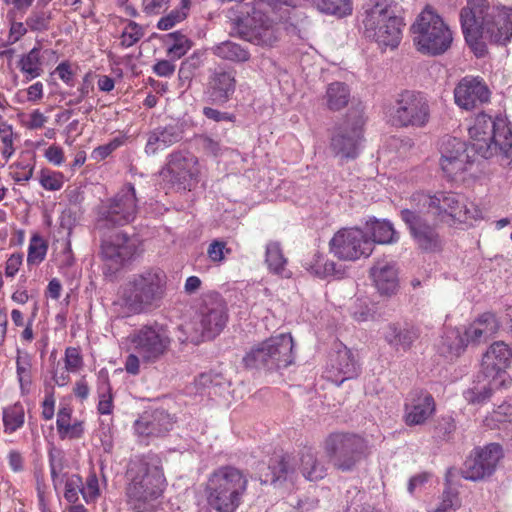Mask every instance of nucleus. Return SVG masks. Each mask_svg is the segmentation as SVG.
Wrapping results in <instances>:
<instances>
[{
	"label": "nucleus",
	"mask_w": 512,
	"mask_h": 512,
	"mask_svg": "<svg viewBox=\"0 0 512 512\" xmlns=\"http://www.w3.org/2000/svg\"><path fill=\"white\" fill-rule=\"evenodd\" d=\"M390 115L397 127L423 128L430 120L429 101L421 92L404 90L397 95Z\"/></svg>",
	"instance_id": "14"
},
{
	"label": "nucleus",
	"mask_w": 512,
	"mask_h": 512,
	"mask_svg": "<svg viewBox=\"0 0 512 512\" xmlns=\"http://www.w3.org/2000/svg\"><path fill=\"white\" fill-rule=\"evenodd\" d=\"M82 365V357L76 348L69 347L65 352V367L67 371L75 372Z\"/></svg>",
	"instance_id": "60"
},
{
	"label": "nucleus",
	"mask_w": 512,
	"mask_h": 512,
	"mask_svg": "<svg viewBox=\"0 0 512 512\" xmlns=\"http://www.w3.org/2000/svg\"><path fill=\"white\" fill-rule=\"evenodd\" d=\"M190 4V0H181V7L179 9L172 10L169 14L162 17L157 23V28L159 30H169L177 23L183 21L187 17V11L190 8Z\"/></svg>",
	"instance_id": "45"
},
{
	"label": "nucleus",
	"mask_w": 512,
	"mask_h": 512,
	"mask_svg": "<svg viewBox=\"0 0 512 512\" xmlns=\"http://www.w3.org/2000/svg\"><path fill=\"white\" fill-rule=\"evenodd\" d=\"M144 35L142 26L134 21H129L121 34V45L131 47L137 43Z\"/></svg>",
	"instance_id": "51"
},
{
	"label": "nucleus",
	"mask_w": 512,
	"mask_h": 512,
	"mask_svg": "<svg viewBox=\"0 0 512 512\" xmlns=\"http://www.w3.org/2000/svg\"><path fill=\"white\" fill-rule=\"evenodd\" d=\"M125 142L124 136H117L113 138L109 143L97 147L93 153L101 158L108 157L114 150L123 145Z\"/></svg>",
	"instance_id": "61"
},
{
	"label": "nucleus",
	"mask_w": 512,
	"mask_h": 512,
	"mask_svg": "<svg viewBox=\"0 0 512 512\" xmlns=\"http://www.w3.org/2000/svg\"><path fill=\"white\" fill-rule=\"evenodd\" d=\"M411 200L417 202L418 206L431 211V214L440 222L446 221V217L459 222L474 218L470 209L464 204L463 198L455 193L439 192L431 196L418 192L412 195Z\"/></svg>",
	"instance_id": "17"
},
{
	"label": "nucleus",
	"mask_w": 512,
	"mask_h": 512,
	"mask_svg": "<svg viewBox=\"0 0 512 512\" xmlns=\"http://www.w3.org/2000/svg\"><path fill=\"white\" fill-rule=\"evenodd\" d=\"M502 457V447L497 443L476 447L464 462L462 468L463 477L472 481L490 477L495 472Z\"/></svg>",
	"instance_id": "21"
},
{
	"label": "nucleus",
	"mask_w": 512,
	"mask_h": 512,
	"mask_svg": "<svg viewBox=\"0 0 512 512\" xmlns=\"http://www.w3.org/2000/svg\"><path fill=\"white\" fill-rule=\"evenodd\" d=\"M363 35L380 49H396L402 40L404 19L394 0H364L358 15Z\"/></svg>",
	"instance_id": "2"
},
{
	"label": "nucleus",
	"mask_w": 512,
	"mask_h": 512,
	"mask_svg": "<svg viewBox=\"0 0 512 512\" xmlns=\"http://www.w3.org/2000/svg\"><path fill=\"white\" fill-rule=\"evenodd\" d=\"M330 251L335 257L345 261H355L368 257L373 251V241L358 228L339 230L330 240Z\"/></svg>",
	"instance_id": "20"
},
{
	"label": "nucleus",
	"mask_w": 512,
	"mask_h": 512,
	"mask_svg": "<svg viewBox=\"0 0 512 512\" xmlns=\"http://www.w3.org/2000/svg\"><path fill=\"white\" fill-rule=\"evenodd\" d=\"M301 471L310 481L323 479L327 474L326 466L311 452H305L301 457Z\"/></svg>",
	"instance_id": "40"
},
{
	"label": "nucleus",
	"mask_w": 512,
	"mask_h": 512,
	"mask_svg": "<svg viewBox=\"0 0 512 512\" xmlns=\"http://www.w3.org/2000/svg\"><path fill=\"white\" fill-rule=\"evenodd\" d=\"M51 20V12L33 10L26 18L25 24L32 32H45L49 30Z\"/></svg>",
	"instance_id": "46"
},
{
	"label": "nucleus",
	"mask_w": 512,
	"mask_h": 512,
	"mask_svg": "<svg viewBox=\"0 0 512 512\" xmlns=\"http://www.w3.org/2000/svg\"><path fill=\"white\" fill-rule=\"evenodd\" d=\"M203 114L206 118L215 122H231L234 123L236 116L231 113L222 112L211 107H204Z\"/></svg>",
	"instance_id": "62"
},
{
	"label": "nucleus",
	"mask_w": 512,
	"mask_h": 512,
	"mask_svg": "<svg viewBox=\"0 0 512 512\" xmlns=\"http://www.w3.org/2000/svg\"><path fill=\"white\" fill-rule=\"evenodd\" d=\"M458 505L457 494L451 490H446L443 493V500L435 512H455V507Z\"/></svg>",
	"instance_id": "63"
},
{
	"label": "nucleus",
	"mask_w": 512,
	"mask_h": 512,
	"mask_svg": "<svg viewBox=\"0 0 512 512\" xmlns=\"http://www.w3.org/2000/svg\"><path fill=\"white\" fill-rule=\"evenodd\" d=\"M187 162H167L160 171L163 180L172 184H178L183 189H191L194 182L197 181V170L186 167Z\"/></svg>",
	"instance_id": "30"
},
{
	"label": "nucleus",
	"mask_w": 512,
	"mask_h": 512,
	"mask_svg": "<svg viewBox=\"0 0 512 512\" xmlns=\"http://www.w3.org/2000/svg\"><path fill=\"white\" fill-rule=\"evenodd\" d=\"M141 240L123 232H116L108 239L102 240L101 255L111 272H117L124 265L139 256Z\"/></svg>",
	"instance_id": "19"
},
{
	"label": "nucleus",
	"mask_w": 512,
	"mask_h": 512,
	"mask_svg": "<svg viewBox=\"0 0 512 512\" xmlns=\"http://www.w3.org/2000/svg\"><path fill=\"white\" fill-rule=\"evenodd\" d=\"M512 351L503 341L490 345L483 355L481 372L490 379L488 385L479 390L470 389L465 392V398L471 403H482L490 398L492 390L505 385L507 381L506 367L509 365Z\"/></svg>",
	"instance_id": "11"
},
{
	"label": "nucleus",
	"mask_w": 512,
	"mask_h": 512,
	"mask_svg": "<svg viewBox=\"0 0 512 512\" xmlns=\"http://www.w3.org/2000/svg\"><path fill=\"white\" fill-rule=\"evenodd\" d=\"M164 43L167 45V55L171 59H180L191 48L193 42L180 31L165 35Z\"/></svg>",
	"instance_id": "37"
},
{
	"label": "nucleus",
	"mask_w": 512,
	"mask_h": 512,
	"mask_svg": "<svg viewBox=\"0 0 512 512\" xmlns=\"http://www.w3.org/2000/svg\"><path fill=\"white\" fill-rule=\"evenodd\" d=\"M456 430L455 420L452 416H441L434 425L433 437L440 441L452 439Z\"/></svg>",
	"instance_id": "48"
},
{
	"label": "nucleus",
	"mask_w": 512,
	"mask_h": 512,
	"mask_svg": "<svg viewBox=\"0 0 512 512\" xmlns=\"http://www.w3.org/2000/svg\"><path fill=\"white\" fill-rule=\"evenodd\" d=\"M468 162H443L442 171L450 181L464 180V173L467 170L466 164Z\"/></svg>",
	"instance_id": "54"
},
{
	"label": "nucleus",
	"mask_w": 512,
	"mask_h": 512,
	"mask_svg": "<svg viewBox=\"0 0 512 512\" xmlns=\"http://www.w3.org/2000/svg\"><path fill=\"white\" fill-rule=\"evenodd\" d=\"M467 346L463 335H460L456 331H451L445 334L438 346V350L441 355L446 358L458 357Z\"/></svg>",
	"instance_id": "39"
},
{
	"label": "nucleus",
	"mask_w": 512,
	"mask_h": 512,
	"mask_svg": "<svg viewBox=\"0 0 512 512\" xmlns=\"http://www.w3.org/2000/svg\"><path fill=\"white\" fill-rule=\"evenodd\" d=\"M364 117L363 110L353 108L349 110L346 119L333 136L331 148L334 156L338 158H356L360 148L363 134Z\"/></svg>",
	"instance_id": "18"
},
{
	"label": "nucleus",
	"mask_w": 512,
	"mask_h": 512,
	"mask_svg": "<svg viewBox=\"0 0 512 512\" xmlns=\"http://www.w3.org/2000/svg\"><path fill=\"white\" fill-rule=\"evenodd\" d=\"M181 137V131L177 126L158 128L149 135L146 152H155L161 147L170 146L178 142Z\"/></svg>",
	"instance_id": "33"
},
{
	"label": "nucleus",
	"mask_w": 512,
	"mask_h": 512,
	"mask_svg": "<svg viewBox=\"0 0 512 512\" xmlns=\"http://www.w3.org/2000/svg\"><path fill=\"white\" fill-rule=\"evenodd\" d=\"M454 99L460 108L472 110L489 102L490 91L479 78L466 76L456 85Z\"/></svg>",
	"instance_id": "22"
},
{
	"label": "nucleus",
	"mask_w": 512,
	"mask_h": 512,
	"mask_svg": "<svg viewBox=\"0 0 512 512\" xmlns=\"http://www.w3.org/2000/svg\"><path fill=\"white\" fill-rule=\"evenodd\" d=\"M212 52L215 56L231 62H246L250 58L247 49L232 41H224L215 45Z\"/></svg>",
	"instance_id": "35"
},
{
	"label": "nucleus",
	"mask_w": 512,
	"mask_h": 512,
	"mask_svg": "<svg viewBox=\"0 0 512 512\" xmlns=\"http://www.w3.org/2000/svg\"><path fill=\"white\" fill-rule=\"evenodd\" d=\"M170 0H143L144 12L148 15H157L168 8Z\"/></svg>",
	"instance_id": "64"
},
{
	"label": "nucleus",
	"mask_w": 512,
	"mask_h": 512,
	"mask_svg": "<svg viewBox=\"0 0 512 512\" xmlns=\"http://www.w3.org/2000/svg\"><path fill=\"white\" fill-rule=\"evenodd\" d=\"M366 225L368 231L372 235L370 240L373 241V245L375 243L389 244L396 242L398 239L392 223L387 220H378L374 218L368 221Z\"/></svg>",
	"instance_id": "34"
},
{
	"label": "nucleus",
	"mask_w": 512,
	"mask_h": 512,
	"mask_svg": "<svg viewBox=\"0 0 512 512\" xmlns=\"http://www.w3.org/2000/svg\"><path fill=\"white\" fill-rule=\"evenodd\" d=\"M293 347L290 334L272 336L254 345L243 357V363L249 369L272 371L286 368L294 361Z\"/></svg>",
	"instance_id": "10"
},
{
	"label": "nucleus",
	"mask_w": 512,
	"mask_h": 512,
	"mask_svg": "<svg viewBox=\"0 0 512 512\" xmlns=\"http://www.w3.org/2000/svg\"><path fill=\"white\" fill-rule=\"evenodd\" d=\"M173 419L164 410H155L151 413H144L135 421L134 428L140 436H163L172 429Z\"/></svg>",
	"instance_id": "26"
},
{
	"label": "nucleus",
	"mask_w": 512,
	"mask_h": 512,
	"mask_svg": "<svg viewBox=\"0 0 512 512\" xmlns=\"http://www.w3.org/2000/svg\"><path fill=\"white\" fill-rule=\"evenodd\" d=\"M370 277L377 291L383 296H392L399 288L398 272L393 263H375L370 269Z\"/></svg>",
	"instance_id": "28"
},
{
	"label": "nucleus",
	"mask_w": 512,
	"mask_h": 512,
	"mask_svg": "<svg viewBox=\"0 0 512 512\" xmlns=\"http://www.w3.org/2000/svg\"><path fill=\"white\" fill-rule=\"evenodd\" d=\"M440 160H475L477 152L459 138L446 135L439 142Z\"/></svg>",
	"instance_id": "32"
},
{
	"label": "nucleus",
	"mask_w": 512,
	"mask_h": 512,
	"mask_svg": "<svg viewBox=\"0 0 512 512\" xmlns=\"http://www.w3.org/2000/svg\"><path fill=\"white\" fill-rule=\"evenodd\" d=\"M205 59V52L197 50L193 52L188 58L182 61L179 68V79L181 81H191L196 71L203 65Z\"/></svg>",
	"instance_id": "42"
},
{
	"label": "nucleus",
	"mask_w": 512,
	"mask_h": 512,
	"mask_svg": "<svg viewBox=\"0 0 512 512\" xmlns=\"http://www.w3.org/2000/svg\"><path fill=\"white\" fill-rule=\"evenodd\" d=\"M48 246L42 237L35 234L32 236L28 248L27 263L29 265L39 264L46 256Z\"/></svg>",
	"instance_id": "49"
},
{
	"label": "nucleus",
	"mask_w": 512,
	"mask_h": 512,
	"mask_svg": "<svg viewBox=\"0 0 512 512\" xmlns=\"http://www.w3.org/2000/svg\"><path fill=\"white\" fill-rule=\"evenodd\" d=\"M476 326L483 330L484 334L490 339L499 330V322L495 314L491 312H485L481 314L477 319L474 320Z\"/></svg>",
	"instance_id": "52"
},
{
	"label": "nucleus",
	"mask_w": 512,
	"mask_h": 512,
	"mask_svg": "<svg viewBox=\"0 0 512 512\" xmlns=\"http://www.w3.org/2000/svg\"><path fill=\"white\" fill-rule=\"evenodd\" d=\"M405 410V421L407 425H421L435 412V400L429 392L422 389H415L411 391L407 398Z\"/></svg>",
	"instance_id": "24"
},
{
	"label": "nucleus",
	"mask_w": 512,
	"mask_h": 512,
	"mask_svg": "<svg viewBox=\"0 0 512 512\" xmlns=\"http://www.w3.org/2000/svg\"><path fill=\"white\" fill-rule=\"evenodd\" d=\"M228 320L225 302L216 297H207L203 300L198 320L193 323L194 332L189 336L178 339L184 343L190 341L198 344L204 340L215 338L224 329Z\"/></svg>",
	"instance_id": "15"
},
{
	"label": "nucleus",
	"mask_w": 512,
	"mask_h": 512,
	"mask_svg": "<svg viewBox=\"0 0 512 512\" xmlns=\"http://www.w3.org/2000/svg\"><path fill=\"white\" fill-rule=\"evenodd\" d=\"M18 68L28 80L41 76L43 73L41 48L34 47L24 54L18 62Z\"/></svg>",
	"instance_id": "36"
},
{
	"label": "nucleus",
	"mask_w": 512,
	"mask_h": 512,
	"mask_svg": "<svg viewBox=\"0 0 512 512\" xmlns=\"http://www.w3.org/2000/svg\"><path fill=\"white\" fill-rule=\"evenodd\" d=\"M463 337L465 339L466 344H480L482 342H486L489 338L484 334L483 330H481L478 326H476L475 321H473L464 331Z\"/></svg>",
	"instance_id": "57"
},
{
	"label": "nucleus",
	"mask_w": 512,
	"mask_h": 512,
	"mask_svg": "<svg viewBox=\"0 0 512 512\" xmlns=\"http://www.w3.org/2000/svg\"><path fill=\"white\" fill-rule=\"evenodd\" d=\"M296 461L290 455H281L270 460L264 473H260L262 484L281 485L285 481H292L296 474Z\"/></svg>",
	"instance_id": "27"
},
{
	"label": "nucleus",
	"mask_w": 512,
	"mask_h": 512,
	"mask_svg": "<svg viewBox=\"0 0 512 512\" xmlns=\"http://www.w3.org/2000/svg\"><path fill=\"white\" fill-rule=\"evenodd\" d=\"M327 106L330 110L338 111L344 108L350 99V90L343 82H333L326 91Z\"/></svg>",
	"instance_id": "38"
},
{
	"label": "nucleus",
	"mask_w": 512,
	"mask_h": 512,
	"mask_svg": "<svg viewBox=\"0 0 512 512\" xmlns=\"http://www.w3.org/2000/svg\"><path fill=\"white\" fill-rule=\"evenodd\" d=\"M0 138L3 143L2 156L4 158L11 157L13 149V130L12 126L6 123L0 124Z\"/></svg>",
	"instance_id": "56"
},
{
	"label": "nucleus",
	"mask_w": 512,
	"mask_h": 512,
	"mask_svg": "<svg viewBox=\"0 0 512 512\" xmlns=\"http://www.w3.org/2000/svg\"><path fill=\"white\" fill-rule=\"evenodd\" d=\"M99 398V413L103 415L111 414L113 410V396L111 393V386L108 379H106L99 387Z\"/></svg>",
	"instance_id": "53"
},
{
	"label": "nucleus",
	"mask_w": 512,
	"mask_h": 512,
	"mask_svg": "<svg viewBox=\"0 0 512 512\" xmlns=\"http://www.w3.org/2000/svg\"><path fill=\"white\" fill-rule=\"evenodd\" d=\"M31 357L28 353L21 354L18 350L16 372L22 394H28L32 384Z\"/></svg>",
	"instance_id": "41"
},
{
	"label": "nucleus",
	"mask_w": 512,
	"mask_h": 512,
	"mask_svg": "<svg viewBox=\"0 0 512 512\" xmlns=\"http://www.w3.org/2000/svg\"><path fill=\"white\" fill-rule=\"evenodd\" d=\"M130 341L143 364L160 361L168 353L172 342L167 329L156 322L135 330L130 335Z\"/></svg>",
	"instance_id": "16"
},
{
	"label": "nucleus",
	"mask_w": 512,
	"mask_h": 512,
	"mask_svg": "<svg viewBox=\"0 0 512 512\" xmlns=\"http://www.w3.org/2000/svg\"><path fill=\"white\" fill-rule=\"evenodd\" d=\"M462 10L482 26L491 42L506 44L512 38V8L491 5L488 0H467Z\"/></svg>",
	"instance_id": "8"
},
{
	"label": "nucleus",
	"mask_w": 512,
	"mask_h": 512,
	"mask_svg": "<svg viewBox=\"0 0 512 512\" xmlns=\"http://www.w3.org/2000/svg\"><path fill=\"white\" fill-rule=\"evenodd\" d=\"M327 373V377L336 385L356 377L358 374V364L354 359L353 353L348 348L343 347L331 355L330 367Z\"/></svg>",
	"instance_id": "25"
},
{
	"label": "nucleus",
	"mask_w": 512,
	"mask_h": 512,
	"mask_svg": "<svg viewBox=\"0 0 512 512\" xmlns=\"http://www.w3.org/2000/svg\"><path fill=\"white\" fill-rule=\"evenodd\" d=\"M248 478L234 466H221L214 470L206 484L207 502L217 512H235L242 502Z\"/></svg>",
	"instance_id": "5"
},
{
	"label": "nucleus",
	"mask_w": 512,
	"mask_h": 512,
	"mask_svg": "<svg viewBox=\"0 0 512 512\" xmlns=\"http://www.w3.org/2000/svg\"><path fill=\"white\" fill-rule=\"evenodd\" d=\"M400 217L407 226L416 247L422 252L435 253L443 248V238L439 231L440 221L426 208H406Z\"/></svg>",
	"instance_id": "12"
},
{
	"label": "nucleus",
	"mask_w": 512,
	"mask_h": 512,
	"mask_svg": "<svg viewBox=\"0 0 512 512\" xmlns=\"http://www.w3.org/2000/svg\"><path fill=\"white\" fill-rule=\"evenodd\" d=\"M168 277L158 267L130 275L120 288L119 304L126 315L149 313L161 307L167 294Z\"/></svg>",
	"instance_id": "1"
},
{
	"label": "nucleus",
	"mask_w": 512,
	"mask_h": 512,
	"mask_svg": "<svg viewBox=\"0 0 512 512\" xmlns=\"http://www.w3.org/2000/svg\"><path fill=\"white\" fill-rule=\"evenodd\" d=\"M82 479L78 475H72L69 477L65 484V499L70 503H76L79 499V493H81Z\"/></svg>",
	"instance_id": "55"
},
{
	"label": "nucleus",
	"mask_w": 512,
	"mask_h": 512,
	"mask_svg": "<svg viewBox=\"0 0 512 512\" xmlns=\"http://www.w3.org/2000/svg\"><path fill=\"white\" fill-rule=\"evenodd\" d=\"M266 263L270 271L275 274H283L285 271L286 258L278 242H270L266 246Z\"/></svg>",
	"instance_id": "43"
},
{
	"label": "nucleus",
	"mask_w": 512,
	"mask_h": 512,
	"mask_svg": "<svg viewBox=\"0 0 512 512\" xmlns=\"http://www.w3.org/2000/svg\"><path fill=\"white\" fill-rule=\"evenodd\" d=\"M460 21L467 44L477 57H483L487 52L486 45L482 40L486 37V32L476 20H472L469 16L465 17V12L462 9L460 11Z\"/></svg>",
	"instance_id": "31"
},
{
	"label": "nucleus",
	"mask_w": 512,
	"mask_h": 512,
	"mask_svg": "<svg viewBox=\"0 0 512 512\" xmlns=\"http://www.w3.org/2000/svg\"><path fill=\"white\" fill-rule=\"evenodd\" d=\"M416 50L423 55L439 56L452 45L453 34L443 18L430 5L417 15L410 28Z\"/></svg>",
	"instance_id": "6"
},
{
	"label": "nucleus",
	"mask_w": 512,
	"mask_h": 512,
	"mask_svg": "<svg viewBox=\"0 0 512 512\" xmlns=\"http://www.w3.org/2000/svg\"><path fill=\"white\" fill-rule=\"evenodd\" d=\"M319 11L344 16L352 11L351 0H314Z\"/></svg>",
	"instance_id": "44"
},
{
	"label": "nucleus",
	"mask_w": 512,
	"mask_h": 512,
	"mask_svg": "<svg viewBox=\"0 0 512 512\" xmlns=\"http://www.w3.org/2000/svg\"><path fill=\"white\" fill-rule=\"evenodd\" d=\"M137 198L132 184L124 185L114 197L102 202L98 208L96 227L100 230L123 226L135 219Z\"/></svg>",
	"instance_id": "13"
},
{
	"label": "nucleus",
	"mask_w": 512,
	"mask_h": 512,
	"mask_svg": "<svg viewBox=\"0 0 512 512\" xmlns=\"http://www.w3.org/2000/svg\"><path fill=\"white\" fill-rule=\"evenodd\" d=\"M324 451L332 467L350 473L369 455L368 442L359 434L334 432L324 441Z\"/></svg>",
	"instance_id": "9"
},
{
	"label": "nucleus",
	"mask_w": 512,
	"mask_h": 512,
	"mask_svg": "<svg viewBox=\"0 0 512 512\" xmlns=\"http://www.w3.org/2000/svg\"><path fill=\"white\" fill-rule=\"evenodd\" d=\"M236 70L218 67L211 71L208 80V93L216 104L228 102L236 90Z\"/></svg>",
	"instance_id": "23"
},
{
	"label": "nucleus",
	"mask_w": 512,
	"mask_h": 512,
	"mask_svg": "<svg viewBox=\"0 0 512 512\" xmlns=\"http://www.w3.org/2000/svg\"><path fill=\"white\" fill-rule=\"evenodd\" d=\"M81 494L86 502L94 500L99 494L98 479L96 475H90L86 480V485L82 484Z\"/></svg>",
	"instance_id": "59"
},
{
	"label": "nucleus",
	"mask_w": 512,
	"mask_h": 512,
	"mask_svg": "<svg viewBox=\"0 0 512 512\" xmlns=\"http://www.w3.org/2000/svg\"><path fill=\"white\" fill-rule=\"evenodd\" d=\"M385 341L395 349L409 350L413 343L419 338V329L411 326L391 323L384 330Z\"/></svg>",
	"instance_id": "29"
},
{
	"label": "nucleus",
	"mask_w": 512,
	"mask_h": 512,
	"mask_svg": "<svg viewBox=\"0 0 512 512\" xmlns=\"http://www.w3.org/2000/svg\"><path fill=\"white\" fill-rule=\"evenodd\" d=\"M3 422L5 430L14 432L20 428L24 423V410L19 404H15L3 411Z\"/></svg>",
	"instance_id": "47"
},
{
	"label": "nucleus",
	"mask_w": 512,
	"mask_h": 512,
	"mask_svg": "<svg viewBox=\"0 0 512 512\" xmlns=\"http://www.w3.org/2000/svg\"><path fill=\"white\" fill-rule=\"evenodd\" d=\"M230 253L231 249L226 247V242L214 240L208 247V257L213 262H221L224 260V253Z\"/></svg>",
	"instance_id": "58"
},
{
	"label": "nucleus",
	"mask_w": 512,
	"mask_h": 512,
	"mask_svg": "<svg viewBox=\"0 0 512 512\" xmlns=\"http://www.w3.org/2000/svg\"><path fill=\"white\" fill-rule=\"evenodd\" d=\"M469 135L474 141L470 144V150L484 159L493 157L492 150L499 149L503 157H512V131L504 119L497 117L495 120L485 114L479 113Z\"/></svg>",
	"instance_id": "7"
},
{
	"label": "nucleus",
	"mask_w": 512,
	"mask_h": 512,
	"mask_svg": "<svg viewBox=\"0 0 512 512\" xmlns=\"http://www.w3.org/2000/svg\"><path fill=\"white\" fill-rule=\"evenodd\" d=\"M127 476L130 482L126 495L132 512H154L153 501L162 495L165 486L162 470L156 464L138 459L130 463Z\"/></svg>",
	"instance_id": "3"
},
{
	"label": "nucleus",
	"mask_w": 512,
	"mask_h": 512,
	"mask_svg": "<svg viewBox=\"0 0 512 512\" xmlns=\"http://www.w3.org/2000/svg\"><path fill=\"white\" fill-rule=\"evenodd\" d=\"M309 270L311 273L320 278H325L328 276H336L337 278H341L343 275V270L340 267L338 268L335 262H322V257L320 256H318L316 262L310 266Z\"/></svg>",
	"instance_id": "50"
},
{
	"label": "nucleus",
	"mask_w": 512,
	"mask_h": 512,
	"mask_svg": "<svg viewBox=\"0 0 512 512\" xmlns=\"http://www.w3.org/2000/svg\"><path fill=\"white\" fill-rule=\"evenodd\" d=\"M298 15L296 6L282 0H261L247 19L251 34L271 42L276 40L275 32L284 29L289 34L297 32Z\"/></svg>",
	"instance_id": "4"
}]
</instances>
